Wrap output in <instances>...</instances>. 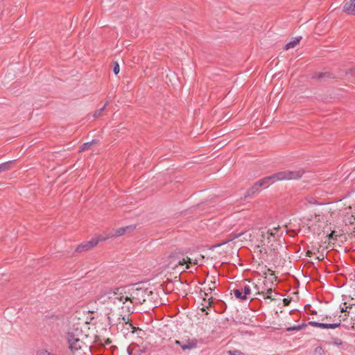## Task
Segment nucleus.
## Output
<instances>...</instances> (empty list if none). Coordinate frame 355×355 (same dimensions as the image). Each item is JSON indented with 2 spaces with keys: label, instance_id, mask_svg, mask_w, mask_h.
I'll list each match as a JSON object with an SVG mask.
<instances>
[{
  "label": "nucleus",
  "instance_id": "b1692460",
  "mask_svg": "<svg viewBox=\"0 0 355 355\" xmlns=\"http://www.w3.org/2000/svg\"><path fill=\"white\" fill-rule=\"evenodd\" d=\"M119 70H120V68H119V64L115 63L114 69H113L114 74L117 75L119 73Z\"/></svg>",
  "mask_w": 355,
  "mask_h": 355
},
{
  "label": "nucleus",
  "instance_id": "412c9836",
  "mask_svg": "<svg viewBox=\"0 0 355 355\" xmlns=\"http://www.w3.org/2000/svg\"><path fill=\"white\" fill-rule=\"evenodd\" d=\"M128 350L130 355H138L137 352L135 351V346L133 345H131L128 347Z\"/></svg>",
  "mask_w": 355,
  "mask_h": 355
},
{
  "label": "nucleus",
  "instance_id": "f3484780",
  "mask_svg": "<svg viewBox=\"0 0 355 355\" xmlns=\"http://www.w3.org/2000/svg\"><path fill=\"white\" fill-rule=\"evenodd\" d=\"M12 162H8L0 164V173L8 171L11 168Z\"/></svg>",
  "mask_w": 355,
  "mask_h": 355
},
{
  "label": "nucleus",
  "instance_id": "ddd939ff",
  "mask_svg": "<svg viewBox=\"0 0 355 355\" xmlns=\"http://www.w3.org/2000/svg\"><path fill=\"white\" fill-rule=\"evenodd\" d=\"M201 295L202 296V302L201 304L200 310L202 311H205L206 309L211 307V303H212V297H210L207 299H206L205 297L208 296V293L206 291H204V294Z\"/></svg>",
  "mask_w": 355,
  "mask_h": 355
},
{
  "label": "nucleus",
  "instance_id": "1a4fd4ad",
  "mask_svg": "<svg viewBox=\"0 0 355 355\" xmlns=\"http://www.w3.org/2000/svg\"><path fill=\"white\" fill-rule=\"evenodd\" d=\"M135 229V225H129L126 227H119L116 230H114L112 233L105 236L107 237V239L111 237L121 236L126 233L132 232Z\"/></svg>",
  "mask_w": 355,
  "mask_h": 355
},
{
  "label": "nucleus",
  "instance_id": "2eb2a0df",
  "mask_svg": "<svg viewBox=\"0 0 355 355\" xmlns=\"http://www.w3.org/2000/svg\"><path fill=\"white\" fill-rule=\"evenodd\" d=\"M302 37H295L294 39H293L292 41H291L290 42H288L286 46H285V49L288 50V49H293L294 48L295 46H296L300 42Z\"/></svg>",
  "mask_w": 355,
  "mask_h": 355
},
{
  "label": "nucleus",
  "instance_id": "39448f33",
  "mask_svg": "<svg viewBox=\"0 0 355 355\" xmlns=\"http://www.w3.org/2000/svg\"><path fill=\"white\" fill-rule=\"evenodd\" d=\"M354 299H352V303H344V306L341 309V312L345 313L344 316H351L349 321L348 318H343L344 326L349 329H355V303L353 302Z\"/></svg>",
  "mask_w": 355,
  "mask_h": 355
},
{
  "label": "nucleus",
  "instance_id": "f03ea898",
  "mask_svg": "<svg viewBox=\"0 0 355 355\" xmlns=\"http://www.w3.org/2000/svg\"><path fill=\"white\" fill-rule=\"evenodd\" d=\"M279 226L272 230H260L256 234L254 244L260 253L267 254L278 250L279 244L277 242V232Z\"/></svg>",
  "mask_w": 355,
  "mask_h": 355
},
{
  "label": "nucleus",
  "instance_id": "cd10ccee",
  "mask_svg": "<svg viewBox=\"0 0 355 355\" xmlns=\"http://www.w3.org/2000/svg\"><path fill=\"white\" fill-rule=\"evenodd\" d=\"M290 302H291V300H288L286 298L283 299V303H284V306H288L290 304Z\"/></svg>",
  "mask_w": 355,
  "mask_h": 355
},
{
  "label": "nucleus",
  "instance_id": "423d86ee",
  "mask_svg": "<svg viewBox=\"0 0 355 355\" xmlns=\"http://www.w3.org/2000/svg\"><path fill=\"white\" fill-rule=\"evenodd\" d=\"M155 297H157V295L155 294L153 291L147 288L141 287L139 294V305L146 304L149 307H155L156 306Z\"/></svg>",
  "mask_w": 355,
  "mask_h": 355
},
{
  "label": "nucleus",
  "instance_id": "6e6552de",
  "mask_svg": "<svg viewBox=\"0 0 355 355\" xmlns=\"http://www.w3.org/2000/svg\"><path fill=\"white\" fill-rule=\"evenodd\" d=\"M129 313H123L121 316H114L108 318H116L119 320V324L122 325L127 332L134 333L135 327L130 322Z\"/></svg>",
  "mask_w": 355,
  "mask_h": 355
},
{
  "label": "nucleus",
  "instance_id": "5701e85b",
  "mask_svg": "<svg viewBox=\"0 0 355 355\" xmlns=\"http://www.w3.org/2000/svg\"><path fill=\"white\" fill-rule=\"evenodd\" d=\"M99 342L104 345H108L112 343V340L109 338L100 339Z\"/></svg>",
  "mask_w": 355,
  "mask_h": 355
},
{
  "label": "nucleus",
  "instance_id": "7c9ffc66",
  "mask_svg": "<svg viewBox=\"0 0 355 355\" xmlns=\"http://www.w3.org/2000/svg\"><path fill=\"white\" fill-rule=\"evenodd\" d=\"M313 254V252L311 250H308L306 252V256L311 257V255Z\"/></svg>",
  "mask_w": 355,
  "mask_h": 355
},
{
  "label": "nucleus",
  "instance_id": "7ed1b4c3",
  "mask_svg": "<svg viewBox=\"0 0 355 355\" xmlns=\"http://www.w3.org/2000/svg\"><path fill=\"white\" fill-rule=\"evenodd\" d=\"M303 173L304 172L302 170L284 171L278 172L271 176L266 177L263 179L257 182L252 187V189H256L257 191H258L259 187H267L266 185V181L277 182L283 180H296L301 178Z\"/></svg>",
  "mask_w": 355,
  "mask_h": 355
},
{
  "label": "nucleus",
  "instance_id": "0eeeda50",
  "mask_svg": "<svg viewBox=\"0 0 355 355\" xmlns=\"http://www.w3.org/2000/svg\"><path fill=\"white\" fill-rule=\"evenodd\" d=\"M239 286L241 287L245 297L252 294L265 295L264 290L260 289L257 284H255L251 281L245 279L240 284Z\"/></svg>",
  "mask_w": 355,
  "mask_h": 355
},
{
  "label": "nucleus",
  "instance_id": "c85d7f7f",
  "mask_svg": "<svg viewBox=\"0 0 355 355\" xmlns=\"http://www.w3.org/2000/svg\"><path fill=\"white\" fill-rule=\"evenodd\" d=\"M293 329L299 330V329H300V327H292V328H288L287 331H291V330H293Z\"/></svg>",
  "mask_w": 355,
  "mask_h": 355
},
{
  "label": "nucleus",
  "instance_id": "20e7f679",
  "mask_svg": "<svg viewBox=\"0 0 355 355\" xmlns=\"http://www.w3.org/2000/svg\"><path fill=\"white\" fill-rule=\"evenodd\" d=\"M68 340L69 347L73 355H87L86 351L89 346L82 339L73 334H69Z\"/></svg>",
  "mask_w": 355,
  "mask_h": 355
},
{
  "label": "nucleus",
  "instance_id": "f257e3e1",
  "mask_svg": "<svg viewBox=\"0 0 355 355\" xmlns=\"http://www.w3.org/2000/svg\"><path fill=\"white\" fill-rule=\"evenodd\" d=\"M141 288L135 285L129 286L116 288L103 293L99 300L105 306L107 318L132 313L135 306L140 304Z\"/></svg>",
  "mask_w": 355,
  "mask_h": 355
},
{
  "label": "nucleus",
  "instance_id": "bb28decb",
  "mask_svg": "<svg viewBox=\"0 0 355 355\" xmlns=\"http://www.w3.org/2000/svg\"><path fill=\"white\" fill-rule=\"evenodd\" d=\"M334 234H335V232L334 231H332L329 235H328V238L329 240H336V238L334 237Z\"/></svg>",
  "mask_w": 355,
  "mask_h": 355
},
{
  "label": "nucleus",
  "instance_id": "4be33fe9",
  "mask_svg": "<svg viewBox=\"0 0 355 355\" xmlns=\"http://www.w3.org/2000/svg\"><path fill=\"white\" fill-rule=\"evenodd\" d=\"M191 263V259L190 258H188L187 261H185L184 259H183L182 261H179V265L180 266H183L184 264H187V268H189V263Z\"/></svg>",
  "mask_w": 355,
  "mask_h": 355
},
{
  "label": "nucleus",
  "instance_id": "a211bd4d",
  "mask_svg": "<svg viewBox=\"0 0 355 355\" xmlns=\"http://www.w3.org/2000/svg\"><path fill=\"white\" fill-rule=\"evenodd\" d=\"M272 293V289L271 288H268L266 291H264V295H261L264 299H270V300H273L274 298L271 296Z\"/></svg>",
  "mask_w": 355,
  "mask_h": 355
},
{
  "label": "nucleus",
  "instance_id": "2f4dec72",
  "mask_svg": "<svg viewBox=\"0 0 355 355\" xmlns=\"http://www.w3.org/2000/svg\"><path fill=\"white\" fill-rule=\"evenodd\" d=\"M175 344L176 345H178L181 347V345L182 344V342L180 341V340H175Z\"/></svg>",
  "mask_w": 355,
  "mask_h": 355
},
{
  "label": "nucleus",
  "instance_id": "f8f14e48",
  "mask_svg": "<svg viewBox=\"0 0 355 355\" xmlns=\"http://www.w3.org/2000/svg\"><path fill=\"white\" fill-rule=\"evenodd\" d=\"M107 239V237L103 235H100L97 238H93L89 241H88L84 247L86 248V250H89L95 247L99 241H105Z\"/></svg>",
  "mask_w": 355,
  "mask_h": 355
},
{
  "label": "nucleus",
  "instance_id": "9b49d317",
  "mask_svg": "<svg viewBox=\"0 0 355 355\" xmlns=\"http://www.w3.org/2000/svg\"><path fill=\"white\" fill-rule=\"evenodd\" d=\"M339 322H340V320H339ZM309 324L312 327H320V328H322V329H335L340 325V322L333 323V324H327V323H320V322L311 321V322H309Z\"/></svg>",
  "mask_w": 355,
  "mask_h": 355
},
{
  "label": "nucleus",
  "instance_id": "9d476101",
  "mask_svg": "<svg viewBox=\"0 0 355 355\" xmlns=\"http://www.w3.org/2000/svg\"><path fill=\"white\" fill-rule=\"evenodd\" d=\"M340 7L344 12L355 15V1H343Z\"/></svg>",
  "mask_w": 355,
  "mask_h": 355
},
{
  "label": "nucleus",
  "instance_id": "4468645a",
  "mask_svg": "<svg viewBox=\"0 0 355 355\" xmlns=\"http://www.w3.org/2000/svg\"><path fill=\"white\" fill-rule=\"evenodd\" d=\"M196 345V341L194 340H188L185 342H182V344L181 345V348L183 350H190L193 348H194Z\"/></svg>",
  "mask_w": 355,
  "mask_h": 355
},
{
  "label": "nucleus",
  "instance_id": "a878e982",
  "mask_svg": "<svg viewBox=\"0 0 355 355\" xmlns=\"http://www.w3.org/2000/svg\"><path fill=\"white\" fill-rule=\"evenodd\" d=\"M105 105H104L101 109H100L99 110L96 111V112L94 113V116H95V117H98V116H99L101 115V114L102 111H103V110H104V108H105Z\"/></svg>",
  "mask_w": 355,
  "mask_h": 355
},
{
  "label": "nucleus",
  "instance_id": "c756f323",
  "mask_svg": "<svg viewBox=\"0 0 355 355\" xmlns=\"http://www.w3.org/2000/svg\"><path fill=\"white\" fill-rule=\"evenodd\" d=\"M275 182H271V181H266V187H268L270 184L275 183Z\"/></svg>",
  "mask_w": 355,
  "mask_h": 355
},
{
  "label": "nucleus",
  "instance_id": "dca6fc26",
  "mask_svg": "<svg viewBox=\"0 0 355 355\" xmlns=\"http://www.w3.org/2000/svg\"><path fill=\"white\" fill-rule=\"evenodd\" d=\"M232 292H233L234 296L238 299H240V300L247 299V297H245V295H244V293L240 286L239 288L234 289L232 291Z\"/></svg>",
  "mask_w": 355,
  "mask_h": 355
},
{
  "label": "nucleus",
  "instance_id": "393cba45",
  "mask_svg": "<svg viewBox=\"0 0 355 355\" xmlns=\"http://www.w3.org/2000/svg\"><path fill=\"white\" fill-rule=\"evenodd\" d=\"M216 288L215 282H211V284L209 285V288L207 290V291H211Z\"/></svg>",
  "mask_w": 355,
  "mask_h": 355
},
{
  "label": "nucleus",
  "instance_id": "aec40b11",
  "mask_svg": "<svg viewBox=\"0 0 355 355\" xmlns=\"http://www.w3.org/2000/svg\"><path fill=\"white\" fill-rule=\"evenodd\" d=\"M353 220H354V216L352 214L349 216V213L347 212V215H345V218H344V220L345 221V223H352Z\"/></svg>",
  "mask_w": 355,
  "mask_h": 355
},
{
  "label": "nucleus",
  "instance_id": "6ab92c4d",
  "mask_svg": "<svg viewBox=\"0 0 355 355\" xmlns=\"http://www.w3.org/2000/svg\"><path fill=\"white\" fill-rule=\"evenodd\" d=\"M94 144H96L95 140H93L91 142L85 143L84 144H83V146L81 147V150H85L89 149L91 148V146Z\"/></svg>",
  "mask_w": 355,
  "mask_h": 355
}]
</instances>
